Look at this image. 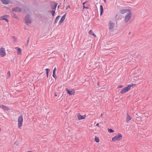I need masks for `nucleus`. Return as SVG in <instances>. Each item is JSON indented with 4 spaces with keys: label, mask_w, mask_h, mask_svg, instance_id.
Wrapping results in <instances>:
<instances>
[{
    "label": "nucleus",
    "mask_w": 152,
    "mask_h": 152,
    "mask_svg": "<svg viewBox=\"0 0 152 152\" xmlns=\"http://www.w3.org/2000/svg\"><path fill=\"white\" fill-rule=\"evenodd\" d=\"M122 138V134L118 133L116 134L114 137L112 138V140L113 142H115L117 141H120Z\"/></svg>",
    "instance_id": "f257e3e1"
},
{
    "label": "nucleus",
    "mask_w": 152,
    "mask_h": 152,
    "mask_svg": "<svg viewBox=\"0 0 152 152\" xmlns=\"http://www.w3.org/2000/svg\"><path fill=\"white\" fill-rule=\"evenodd\" d=\"M23 121V115H20L18 119V126L19 129H21Z\"/></svg>",
    "instance_id": "f03ea898"
},
{
    "label": "nucleus",
    "mask_w": 152,
    "mask_h": 152,
    "mask_svg": "<svg viewBox=\"0 0 152 152\" xmlns=\"http://www.w3.org/2000/svg\"><path fill=\"white\" fill-rule=\"evenodd\" d=\"M128 12V13L126 15L124 19V21L126 23L128 22L129 20L132 15V12L130 10Z\"/></svg>",
    "instance_id": "7ed1b4c3"
},
{
    "label": "nucleus",
    "mask_w": 152,
    "mask_h": 152,
    "mask_svg": "<svg viewBox=\"0 0 152 152\" xmlns=\"http://www.w3.org/2000/svg\"><path fill=\"white\" fill-rule=\"evenodd\" d=\"M24 20L26 24H30L32 22V20L31 18L30 15L28 14L25 16Z\"/></svg>",
    "instance_id": "20e7f679"
},
{
    "label": "nucleus",
    "mask_w": 152,
    "mask_h": 152,
    "mask_svg": "<svg viewBox=\"0 0 152 152\" xmlns=\"http://www.w3.org/2000/svg\"><path fill=\"white\" fill-rule=\"evenodd\" d=\"M129 86H128V85L127 87L124 88L121 91L120 94H122L124 93H126L129 91L130 90Z\"/></svg>",
    "instance_id": "39448f33"
},
{
    "label": "nucleus",
    "mask_w": 152,
    "mask_h": 152,
    "mask_svg": "<svg viewBox=\"0 0 152 152\" xmlns=\"http://www.w3.org/2000/svg\"><path fill=\"white\" fill-rule=\"evenodd\" d=\"M0 55L2 57L5 56L6 55V52L4 48H1L0 49Z\"/></svg>",
    "instance_id": "423d86ee"
},
{
    "label": "nucleus",
    "mask_w": 152,
    "mask_h": 152,
    "mask_svg": "<svg viewBox=\"0 0 152 152\" xmlns=\"http://www.w3.org/2000/svg\"><path fill=\"white\" fill-rule=\"evenodd\" d=\"M22 9L19 7H15L12 8V11L13 12H21L22 11Z\"/></svg>",
    "instance_id": "0eeeda50"
},
{
    "label": "nucleus",
    "mask_w": 152,
    "mask_h": 152,
    "mask_svg": "<svg viewBox=\"0 0 152 152\" xmlns=\"http://www.w3.org/2000/svg\"><path fill=\"white\" fill-rule=\"evenodd\" d=\"M8 16V15H5L4 16H1L0 17V20H5L7 22H9L7 18Z\"/></svg>",
    "instance_id": "6e6552de"
},
{
    "label": "nucleus",
    "mask_w": 152,
    "mask_h": 152,
    "mask_svg": "<svg viewBox=\"0 0 152 152\" xmlns=\"http://www.w3.org/2000/svg\"><path fill=\"white\" fill-rule=\"evenodd\" d=\"M66 13L64 15H63L61 18V20L59 21L58 23V25H60L64 21L65 17L66 16Z\"/></svg>",
    "instance_id": "1a4fd4ad"
},
{
    "label": "nucleus",
    "mask_w": 152,
    "mask_h": 152,
    "mask_svg": "<svg viewBox=\"0 0 152 152\" xmlns=\"http://www.w3.org/2000/svg\"><path fill=\"white\" fill-rule=\"evenodd\" d=\"M77 117L78 120H82L85 118L86 117V115H82L80 113H78L77 114Z\"/></svg>",
    "instance_id": "9d476101"
},
{
    "label": "nucleus",
    "mask_w": 152,
    "mask_h": 152,
    "mask_svg": "<svg viewBox=\"0 0 152 152\" xmlns=\"http://www.w3.org/2000/svg\"><path fill=\"white\" fill-rule=\"evenodd\" d=\"M66 90L67 93L70 96L74 95L75 93V91H70L67 88H66Z\"/></svg>",
    "instance_id": "9b49d317"
},
{
    "label": "nucleus",
    "mask_w": 152,
    "mask_h": 152,
    "mask_svg": "<svg viewBox=\"0 0 152 152\" xmlns=\"http://www.w3.org/2000/svg\"><path fill=\"white\" fill-rule=\"evenodd\" d=\"M108 26L109 27V29L110 30H111L115 26V24L113 22L110 21L109 23Z\"/></svg>",
    "instance_id": "f8f14e48"
},
{
    "label": "nucleus",
    "mask_w": 152,
    "mask_h": 152,
    "mask_svg": "<svg viewBox=\"0 0 152 152\" xmlns=\"http://www.w3.org/2000/svg\"><path fill=\"white\" fill-rule=\"evenodd\" d=\"M130 9H123L122 10H121L120 11V13L122 14H123L125 13H126L128 12L129 11Z\"/></svg>",
    "instance_id": "ddd939ff"
},
{
    "label": "nucleus",
    "mask_w": 152,
    "mask_h": 152,
    "mask_svg": "<svg viewBox=\"0 0 152 152\" xmlns=\"http://www.w3.org/2000/svg\"><path fill=\"white\" fill-rule=\"evenodd\" d=\"M54 5H51V9L53 10H56L58 3H56L55 2H53Z\"/></svg>",
    "instance_id": "4468645a"
},
{
    "label": "nucleus",
    "mask_w": 152,
    "mask_h": 152,
    "mask_svg": "<svg viewBox=\"0 0 152 152\" xmlns=\"http://www.w3.org/2000/svg\"><path fill=\"white\" fill-rule=\"evenodd\" d=\"M2 108L4 111H9L10 110L8 107L5 106L4 105H1Z\"/></svg>",
    "instance_id": "2eb2a0df"
},
{
    "label": "nucleus",
    "mask_w": 152,
    "mask_h": 152,
    "mask_svg": "<svg viewBox=\"0 0 152 152\" xmlns=\"http://www.w3.org/2000/svg\"><path fill=\"white\" fill-rule=\"evenodd\" d=\"M126 121L127 122H128L132 118L129 115L128 113H127V116L126 117Z\"/></svg>",
    "instance_id": "dca6fc26"
},
{
    "label": "nucleus",
    "mask_w": 152,
    "mask_h": 152,
    "mask_svg": "<svg viewBox=\"0 0 152 152\" xmlns=\"http://www.w3.org/2000/svg\"><path fill=\"white\" fill-rule=\"evenodd\" d=\"M15 49L17 50V53L18 55L21 54L22 50L20 48L16 47L15 48Z\"/></svg>",
    "instance_id": "f3484780"
},
{
    "label": "nucleus",
    "mask_w": 152,
    "mask_h": 152,
    "mask_svg": "<svg viewBox=\"0 0 152 152\" xmlns=\"http://www.w3.org/2000/svg\"><path fill=\"white\" fill-rule=\"evenodd\" d=\"M2 3L4 4H7L9 3V0H1Z\"/></svg>",
    "instance_id": "a211bd4d"
},
{
    "label": "nucleus",
    "mask_w": 152,
    "mask_h": 152,
    "mask_svg": "<svg viewBox=\"0 0 152 152\" xmlns=\"http://www.w3.org/2000/svg\"><path fill=\"white\" fill-rule=\"evenodd\" d=\"M100 15H102L103 12V8L102 5H100Z\"/></svg>",
    "instance_id": "6ab92c4d"
},
{
    "label": "nucleus",
    "mask_w": 152,
    "mask_h": 152,
    "mask_svg": "<svg viewBox=\"0 0 152 152\" xmlns=\"http://www.w3.org/2000/svg\"><path fill=\"white\" fill-rule=\"evenodd\" d=\"M12 16L13 18L16 19H18L19 18V17L18 16L16 15L15 14L14 12L12 13Z\"/></svg>",
    "instance_id": "aec40b11"
},
{
    "label": "nucleus",
    "mask_w": 152,
    "mask_h": 152,
    "mask_svg": "<svg viewBox=\"0 0 152 152\" xmlns=\"http://www.w3.org/2000/svg\"><path fill=\"white\" fill-rule=\"evenodd\" d=\"M48 12L50 13L53 17H54L55 16V11L54 10H49L48 11Z\"/></svg>",
    "instance_id": "412c9836"
},
{
    "label": "nucleus",
    "mask_w": 152,
    "mask_h": 152,
    "mask_svg": "<svg viewBox=\"0 0 152 152\" xmlns=\"http://www.w3.org/2000/svg\"><path fill=\"white\" fill-rule=\"evenodd\" d=\"M88 34L91 35L93 36L94 37H96V35L91 30H90Z\"/></svg>",
    "instance_id": "4be33fe9"
},
{
    "label": "nucleus",
    "mask_w": 152,
    "mask_h": 152,
    "mask_svg": "<svg viewBox=\"0 0 152 152\" xmlns=\"http://www.w3.org/2000/svg\"><path fill=\"white\" fill-rule=\"evenodd\" d=\"M45 70L46 71V74L47 75V78H48V75H49V72L50 71V70L49 69L47 68L45 69Z\"/></svg>",
    "instance_id": "5701e85b"
},
{
    "label": "nucleus",
    "mask_w": 152,
    "mask_h": 152,
    "mask_svg": "<svg viewBox=\"0 0 152 152\" xmlns=\"http://www.w3.org/2000/svg\"><path fill=\"white\" fill-rule=\"evenodd\" d=\"M86 54V52L84 51H83L79 55V56L80 57H82L83 56L85 55Z\"/></svg>",
    "instance_id": "b1692460"
},
{
    "label": "nucleus",
    "mask_w": 152,
    "mask_h": 152,
    "mask_svg": "<svg viewBox=\"0 0 152 152\" xmlns=\"http://www.w3.org/2000/svg\"><path fill=\"white\" fill-rule=\"evenodd\" d=\"M60 17V15H58L56 17V18L55 19V21L54 22V23L55 24L56 23H57L58 20H59V18Z\"/></svg>",
    "instance_id": "393cba45"
},
{
    "label": "nucleus",
    "mask_w": 152,
    "mask_h": 152,
    "mask_svg": "<svg viewBox=\"0 0 152 152\" xmlns=\"http://www.w3.org/2000/svg\"><path fill=\"white\" fill-rule=\"evenodd\" d=\"M95 141L96 142H99V137H97L95 136Z\"/></svg>",
    "instance_id": "a878e982"
},
{
    "label": "nucleus",
    "mask_w": 152,
    "mask_h": 152,
    "mask_svg": "<svg viewBox=\"0 0 152 152\" xmlns=\"http://www.w3.org/2000/svg\"><path fill=\"white\" fill-rule=\"evenodd\" d=\"M108 131L110 133H112L114 132L115 131L113 130L112 129H108Z\"/></svg>",
    "instance_id": "bb28decb"
},
{
    "label": "nucleus",
    "mask_w": 152,
    "mask_h": 152,
    "mask_svg": "<svg viewBox=\"0 0 152 152\" xmlns=\"http://www.w3.org/2000/svg\"><path fill=\"white\" fill-rule=\"evenodd\" d=\"M136 85V84L134 83H132L130 85H128V86H129V88H130V89H131V87H133L134 86H135Z\"/></svg>",
    "instance_id": "cd10ccee"
},
{
    "label": "nucleus",
    "mask_w": 152,
    "mask_h": 152,
    "mask_svg": "<svg viewBox=\"0 0 152 152\" xmlns=\"http://www.w3.org/2000/svg\"><path fill=\"white\" fill-rule=\"evenodd\" d=\"M52 76L53 77L55 78L56 80L58 78L57 76L56 75V73L53 74Z\"/></svg>",
    "instance_id": "c85d7f7f"
},
{
    "label": "nucleus",
    "mask_w": 152,
    "mask_h": 152,
    "mask_svg": "<svg viewBox=\"0 0 152 152\" xmlns=\"http://www.w3.org/2000/svg\"><path fill=\"white\" fill-rule=\"evenodd\" d=\"M45 75V73L42 72V73H41L39 75V76L41 77V76H42L43 75Z\"/></svg>",
    "instance_id": "c756f323"
},
{
    "label": "nucleus",
    "mask_w": 152,
    "mask_h": 152,
    "mask_svg": "<svg viewBox=\"0 0 152 152\" xmlns=\"http://www.w3.org/2000/svg\"><path fill=\"white\" fill-rule=\"evenodd\" d=\"M85 8L86 9H89V7L87 6H86L85 5L83 6V9H84Z\"/></svg>",
    "instance_id": "7c9ffc66"
},
{
    "label": "nucleus",
    "mask_w": 152,
    "mask_h": 152,
    "mask_svg": "<svg viewBox=\"0 0 152 152\" xmlns=\"http://www.w3.org/2000/svg\"><path fill=\"white\" fill-rule=\"evenodd\" d=\"M7 76H8V77L10 76V71H9L7 72Z\"/></svg>",
    "instance_id": "2f4dec72"
},
{
    "label": "nucleus",
    "mask_w": 152,
    "mask_h": 152,
    "mask_svg": "<svg viewBox=\"0 0 152 152\" xmlns=\"http://www.w3.org/2000/svg\"><path fill=\"white\" fill-rule=\"evenodd\" d=\"M56 67H55L54 69H53V74H54V73H56Z\"/></svg>",
    "instance_id": "473e14b6"
},
{
    "label": "nucleus",
    "mask_w": 152,
    "mask_h": 152,
    "mask_svg": "<svg viewBox=\"0 0 152 152\" xmlns=\"http://www.w3.org/2000/svg\"><path fill=\"white\" fill-rule=\"evenodd\" d=\"M123 86L122 85H119V86L117 88H122Z\"/></svg>",
    "instance_id": "72a5a7b5"
},
{
    "label": "nucleus",
    "mask_w": 152,
    "mask_h": 152,
    "mask_svg": "<svg viewBox=\"0 0 152 152\" xmlns=\"http://www.w3.org/2000/svg\"><path fill=\"white\" fill-rule=\"evenodd\" d=\"M28 40H27V42H26V43H27V46L28 45V43H29V37H28Z\"/></svg>",
    "instance_id": "f704fd0d"
},
{
    "label": "nucleus",
    "mask_w": 152,
    "mask_h": 152,
    "mask_svg": "<svg viewBox=\"0 0 152 152\" xmlns=\"http://www.w3.org/2000/svg\"><path fill=\"white\" fill-rule=\"evenodd\" d=\"M12 37V38L14 40V41H16V37H14V36H13Z\"/></svg>",
    "instance_id": "c9c22d12"
},
{
    "label": "nucleus",
    "mask_w": 152,
    "mask_h": 152,
    "mask_svg": "<svg viewBox=\"0 0 152 152\" xmlns=\"http://www.w3.org/2000/svg\"><path fill=\"white\" fill-rule=\"evenodd\" d=\"M70 7L69 5H68L67 6V7L66 8V9H67L68 8H70Z\"/></svg>",
    "instance_id": "e433bc0d"
},
{
    "label": "nucleus",
    "mask_w": 152,
    "mask_h": 152,
    "mask_svg": "<svg viewBox=\"0 0 152 152\" xmlns=\"http://www.w3.org/2000/svg\"><path fill=\"white\" fill-rule=\"evenodd\" d=\"M88 2V1H86L83 2V6H85V4L86 3Z\"/></svg>",
    "instance_id": "4c0bfd02"
},
{
    "label": "nucleus",
    "mask_w": 152,
    "mask_h": 152,
    "mask_svg": "<svg viewBox=\"0 0 152 152\" xmlns=\"http://www.w3.org/2000/svg\"><path fill=\"white\" fill-rule=\"evenodd\" d=\"M119 18V17H118V14L116 15L115 16V18Z\"/></svg>",
    "instance_id": "58836bf2"
},
{
    "label": "nucleus",
    "mask_w": 152,
    "mask_h": 152,
    "mask_svg": "<svg viewBox=\"0 0 152 152\" xmlns=\"http://www.w3.org/2000/svg\"><path fill=\"white\" fill-rule=\"evenodd\" d=\"M96 126H97L98 127H99V123H97L96 125Z\"/></svg>",
    "instance_id": "ea45409f"
},
{
    "label": "nucleus",
    "mask_w": 152,
    "mask_h": 152,
    "mask_svg": "<svg viewBox=\"0 0 152 152\" xmlns=\"http://www.w3.org/2000/svg\"><path fill=\"white\" fill-rule=\"evenodd\" d=\"M3 97H4V99H7V97L5 96H4Z\"/></svg>",
    "instance_id": "a19ab883"
},
{
    "label": "nucleus",
    "mask_w": 152,
    "mask_h": 152,
    "mask_svg": "<svg viewBox=\"0 0 152 152\" xmlns=\"http://www.w3.org/2000/svg\"><path fill=\"white\" fill-rule=\"evenodd\" d=\"M54 95H55V96H57V94H56V93H55V94H54Z\"/></svg>",
    "instance_id": "79ce46f5"
},
{
    "label": "nucleus",
    "mask_w": 152,
    "mask_h": 152,
    "mask_svg": "<svg viewBox=\"0 0 152 152\" xmlns=\"http://www.w3.org/2000/svg\"><path fill=\"white\" fill-rule=\"evenodd\" d=\"M136 117H137L138 116L137 114H136Z\"/></svg>",
    "instance_id": "37998d69"
},
{
    "label": "nucleus",
    "mask_w": 152,
    "mask_h": 152,
    "mask_svg": "<svg viewBox=\"0 0 152 152\" xmlns=\"http://www.w3.org/2000/svg\"><path fill=\"white\" fill-rule=\"evenodd\" d=\"M131 32H129V33H128V35H129V34H131Z\"/></svg>",
    "instance_id": "c03bdc74"
},
{
    "label": "nucleus",
    "mask_w": 152,
    "mask_h": 152,
    "mask_svg": "<svg viewBox=\"0 0 152 152\" xmlns=\"http://www.w3.org/2000/svg\"><path fill=\"white\" fill-rule=\"evenodd\" d=\"M102 115L103 114L102 113L101 114V117H102Z\"/></svg>",
    "instance_id": "a18cd8bd"
},
{
    "label": "nucleus",
    "mask_w": 152,
    "mask_h": 152,
    "mask_svg": "<svg viewBox=\"0 0 152 152\" xmlns=\"http://www.w3.org/2000/svg\"><path fill=\"white\" fill-rule=\"evenodd\" d=\"M60 7V5H59L58 6V8H59V7Z\"/></svg>",
    "instance_id": "49530a36"
},
{
    "label": "nucleus",
    "mask_w": 152,
    "mask_h": 152,
    "mask_svg": "<svg viewBox=\"0 0 152 152\" xmlns=\"http://www.w3.org/2000/svg\"><path fill=\"white\" fill-rule=\"evenodd\" d=\"M0 107L2 108L1 105L0 104Z\"/></svg>",
    "instance_id": "de8ad7c7"
},
{
    "label": "nucleus",
    "mask_w": 152,
    "mask_h": 152,
    "mask_svg": "<svg viewBox=\"0 0 152 152\" xmlns=\"http://www.w3.org/2000/svg\"><path fill=\"white\" fill-rule=\"evenodd\" d=\"M0 107L2 108L1 105L0 104Z\"/></svg>",
    "instance_id": "09e8293b"
},
{
    "label": "nucleus",
    "mask_w": 152,
    "mask_h": 152,
    "mask_svg": "<svg viewBox=\"0 0 152 152\" xmlns=\"http://www.w3.org/2000/svg\"><path fill=\"white\" fill-rule=\"evenodd\" d=\"M99 82H98V83H97V85H99Z\"/></svg>",
    "instance_id": "8fccbe9b"
},
{
    "label": "nucleus",
    "mask_w": 152,
    "mask_h": 152,
    "mask_svg": "<svg viewBox=\"0 0 152 152\" xmlns=\"http://www.w3.org/2000/svg\"><path fill=\"white\" fill-rule=\"evenodd\" d=\"M104 1L105 3L106 2V0H104Z\"/></svg>",
    "instance_id": "3c124183"
},
{
    "label": "nucleus",
    "mask_w": 152,
    "mask_h": 152,
    "mask_svg": "<svg viewBox=\"0 0 152 152\" xmlns=\"http://www.w3.org/2000/svg\"><path fill=\"white\" fill-rule=\"evenodd\" d=\"M58 97H60V98L61 97V96H59V95H58Z\"/></svg>",
    "instance_id": "603ef678"
},
{
    "label": "nucleus",
    "mask_w": 152,
    "mask_h": 152,
    "mask_svg": "<svg viewBox=\"0 0 152 152\" xmlns=\"http://www.w3.org/2000/svg\"><path fill=\"white\" fill-rule=\"evenodd\" d=\"M1 131V128H0V132Z\"/></svg>",
    "instance_id": "864d4df0"
},
{
    "label": "nucleus",
    "mask_w": 152,
    "mask_h": 152,
    "mask_svg": "<svg viewBox=\"0 0 152 152\" xmlns=\"http://www.w3.org/2000/svg\"><path fill=\"white\" fill-rule=\"evenodd\" d=\"M15 144H16V142H15Z\"/></svg>",
    "instance_id": "5fc2aeb1"
},
{
    "label": "nucleus",
    "mask_w": 152,
    "mask_h": 152,
    "mask_svg": "<svg viewBox=\"0 0 152 152\" xmlns=\"http://www.w3.org/2000/svg\"><path fill=\"white\" fill-rule=\"evenodd\" d=\"M96 0L97 1V0Z\"/></svg>",
    "instance_id": "6e6d98bb"
}]
</instances>
